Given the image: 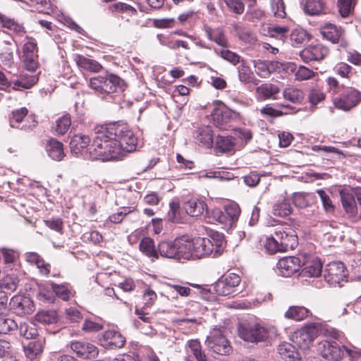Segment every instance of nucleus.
<instances>
[{
    "instance_id": "nucleus-1",
    "label": "nucleus",
    "mask_w": 361,
    "mask_h": 361,
    "mask_svg": "<svg viewBox=\"0 0 361 361\" xmlns=\"http://www.w3.org/2000/svg\"><path fill=\"white\" fill-rule=\"evenodd\" d=\"M94 130L96 135L89 149L92 160L119 159L125 152L136 150L137 139L123 123H110L97 126Z\"/></svg>"
},
{
    "instance_id": "nucleus-2",
    "label": "nucleus",
    "mask_w": 361,
    "mask_h": 361,
    "mask_svg": "<svg viewBox=\"0 0 361 361\" xmlns=\"http://www.w3.org/2000/svg\"><path fill=\"white\" fill-rule=\"evenodd\" d=\"M2 39L5 47H1V69H4L6 74L1 72V90L9 91L11 87L17 90L30 88L38 81V76L23 73L18 79L14 78L18 73L17 64L13 59L14 52L17 51V44L10 35L4 37L1 35Z\"/></svg>"
},
{
    "instance_id": "nucleus-3",
    "label": "nucleus",
    "mask_w": 361,
    "mask_h": 361,
    "mask_svg": "<svg viewBox=\"0 0 361 361\" xmlns=\"http://www.w3.org/2000/svg\"><path fill=\"white\" fill-rule=\"evenodd\" d=\"M186 243V259H201L209 255L216 257L220 255L224 250V235L220 233H216L211 236V239L207 238H190L188 235H185Z\"/></svg>"
},
{
    "instance_id": "nucleus-4",
    "label": "nucleus",
    "mask_w": 361,
    "mask_h": 361,
    "mask_svg": "<svg viewBox=\"0 0 361 361\" xmlns=\"http://www.w3.org/2000/svg\"><path fill=\"white\" fill-rule=\"evenodd\" d=\"M298 244L295 230L288 225H279L272 228L267 238L265 248L271 253L294 250Z\"/></svg>"
},
{
    "instance_id": "nucleus-5",
    "label": "nucleus",
    "mask_w": 361,
    "mask_h": 361,
    "mask_svg": "<svg viewBox=\"0 0 361 361\" xmlns=\"http://www.w3.org/2000/svg\"><path fill=\"white\" fill-rule=\"evenodd\" d=\"M298 244L295 230L288 225H279L272 228L267 238L265 248L271 253L294 250Z\"/></svg>"
},
{
    "instance_id": "nucleus-6",
    "label": "nucleus",
    "mask_w": 361,
    "mask_h": 361,
    "mask_svg": "<svg viewBox=\"0 0 361 361\" xmlns=\"http://www.w3.org/2000/svg\"><path fill=\"white\" fill-rule=\"evenodd\" d=\"M326 339L321 341L317 345L318 353L329 361H340L346 353L353 357V351L344 345L338 344L336 340L339 338V333L335 329H324Z\"/></svg>"
},
{
    "instance_id": "nucleus-7",
    "label": "nucleus",
    "mask_w": 361,
    "mask_h": 361,
    "mask_svg": "<svg viewBox=\"0 0 361 361\" xmlns=\"http://www.w3.org/2000/svg\"><path fill=\"white\" fill-rule=\"evenodd\" d=\"M90 87L101 97L124 90L125 82L119 76L106 73L90 80Z\"/></svg>"
},
{
    "instance_id": "nucleus-8",
    "label": "nucleus",
    "mask_w": 361,
    "mask_h": 361,
    "mask_svg": "<svg viewBox=\"0 0 361 361\" xmlns=\"http://www.w3.org/2000/svg\"><path fill=\"white\" fill-rule=\"evenodd\" d=\"M342 206L349 217H361V187L339 191Z\"/></svg>"
},
{
    "instance_id": "nucleus-9",
    "label": "nucleus",
    "mask_w": 361,
    "mask_h": 361,
    "mask_svg": "<svg viewBox=\"0 0 361 361\" xmlns=\"http://www.w3.org/2000/svg\"><path fill=\"white\" fill-rule=\"evenodd\" d=\"M186 242L185 235L176 238L173 241H162L158 245V255L178 261L186 259Z\"/></svg>"
},
{
    "instance_id": "nucleus-10",
    "label": "nucleus",
    "mask_w": 361,
    "mask_h": 361,
    "mask_svg": "<svg viewBox=\"0 0 361 361\" xmlns=\"http://www.w3.org/2000/svg\"><path fill=\"white\" fill-rule=\"evenodd\" d=\"M205 344L208 349L214 353L226 355L232 350L229 341L226 338L224 330L219 328H214L207 336Z\"/></svg>"
},
{
    "instance_id": "nucleus-11",
    "label": "nucleus",
    "mask_w": 361,
    "mask_h": 361,
    "mask_svg": "<svg viewBox=\"0 0 361 361\" xmlns=\"http://www.w3.org/2000/svg\"><path fill=\"white\" fill-rule=\"evenodd\" d=\"M241 279L238 274L229 273L222 276L212 285L214 291L219 295L233 296L238 294V286Z\"/></svg>"
},
{
    "instance_id": "nucleus-12",
    "label": "nucleus",
    "mask_w": 361,
    "mask_h": 361,
    "mask_svg": "<svg viewBox=\"0 0 361 361\" xmlns=\"http://www.w3.org/2000/svg\"><path fill=\"white\" fill-rule=\"evenodd\" d=\"M361 102V92L353 87L344 90L339 97L334 99V104L337 109L349 111Z\"/></svg>"
},
{
    "instance_id": "nucleus-13",
    "label": "nucleus",
    "mask_w": 361,
    "mask_h": 361,
    "mask_svg": "<svg viewBox=\"0 0 361 361\" xmlns=\"http://www.w3.org/2000/svg\"><path fill=\"white\" fill-rule=\"evenodd\" d=\"M239 336L245 341L258 343L267 339L268 331L259 324H248L239 328Z\"/></svg>"
},
{
    "instance_id": "nucleus-14",
    "label": "nucleus",
    "mask_w": 361,
    "mask_h": 361,
    "mask_svg": "<svg viewBox=\"0 0 361 361\" xmlns=\"http://www.w3.org/2000/svg\"><path fill=\"white\" fill-rule=\"evenodd\" d=\"M27 112L25 107L13 111L8 116L11 127L25 130H32L35 128L37 123L34 118L28 116L24 120Z\"/></svg>"
},
{
    "instance_id": "nucleus-15",
    "label": "nucleus",
    "mask_w": 361,
    "mask_h": 361,
    "mask_svg": "<svg viewBox=\"0 0 361 361\" xmlns=\"http://www.w3.org/2000/svg\"><path fill=\"white\" fill-rule=\"evenodd\" d=\"M317 336V329L314 324L306 325L295 331L293 341L300 348L307 349Z\"/></svg>"
},
{
    "instance_id": "nucleus-16",
    "label": "nucleus",
    "mask_w": 361,
    "mask_h": 361,
    "mask_svg": "<svg viewBox=\"0 0 361 361\" xmlns=\"http://www.w3.org/2000/svg\"><path fill=\"white\" fill-rule=\"evenodd\" d=\"M329 50L326 46L317 43L310 44L300 52L301 59L305 63L321 61L328 56Z\"/></svg>"
},
{
    "instance_id": "nucleus-17",
    "label": "nucleus",
    "mask_w": 361,
    "mask_h": 361,
    "mask_svg": "<svg viewBox=\"0 0 361 361\" xmlns=\"http://www.w3.org/2000/svg\"><path fill=\"white\" fill-rule=\"evenodd\" d=\"M347 277L344 264L341 262L329 263L324 270V278L331 285H340Z\"/></svg>"
},
{
    "instance_id": "nucleus-18",
    "label": "nucleus",
    "mask_w": 361,
    "mask_h": 361,
    "mask_svg": "<svg viewBox=\"0 0 361 361\" xmlns=\"http://www.w3.org/2000/svg\"><path fill=\"white\" fill-rule=\"evenodd\" d=\"M212 116L216 127L225 129L227 123L236 116V114L225 105L221 104L213 110Z\"/></svg>"
},
{
    "instance_id": "nucleus-19",
    "label": "nucleus",
    "mask_w": 361,
    "mask_h": 361,
    "mask_svg": "<svg viewBox=\"0 0 361 361\" xmlns=\"http://www.w3.org/2000/svg\"><path fill=\"white\" fill-rule=\"evenodd\" d=\"M300 258L296 257H286L280 259L277 263L279 274L285 277H289L299 271L301 267Z\"/></svg>"
},
{
    "instance_id": "nucleus-20",
    "label": "nucleus",
    "mask_w": 361,
    "mask_h": 361,
    "mask_svg": "<svg viewBox=\"0 0 361 361\" xmlns=\"http://www.w3.org/2000/svg\"><path fill=\"white\" fill-rule=\"evenodd\" d=\"M71 349L83 359H91L95 357L98 353L97 348L86 341H74L71 343Z\"/></svg>"
},
{
    "instance_id": "nucleus-21",
    "label": "nucleus",
    "mask_w": 361,
    "mask_h": 361,
    "mask_svg": "<svg viewBox=\"0 0 361 361\" xmlns=\"http://www.w3.org/2000/svg\"><path fill=\"white\" fill-rule=\"evenodd\" d=\"M90 141L91 138L87 135L82 133L74 135L70 142L71 152L78 155L80 154L83 149L87 148L85 156L92 159L89 152L90 147H91V145H90Z\"/></svg>"
},
{
    "instance_id": "nucleus-22",
    "label": "nucleus",
    "mask_w": 361,
    "mask_h": 361,
    "mask_svg": "<svg viewBox=\"0 0 361 361\" xmlns=\"http://www.w3.org/2000/svg\"><path fill=\"white\" fill-rule=\"evenodd\" d=\"M203 30L208 39L223 48H228V40L225 32L221 27H212L209 25H204Z\"/></svg>"
},
{
    "instance_id": "nucleus-23",
    "label": "nucleus",
    "mask_w": 361,
    "mask_h": 361,
    "mask_svg": "<svg viewBox=\"0 0 361 361\" xmlns=\"http://www.w3.org/2000/svg\"><path fill=\"white\" fill-rule=\"evenodd\" d=\"M45 343L44 338H38L37 340L30 341L24 347V351L26 357L30 361H37L38 357L42 354Z\"/></svg>"
},
{
    "instance_id": "nucleus-24",
    "label": "nucleus",
    "mask_w": 361,
    "mask_h": 361,
    "mask_svg": "<svg viewBox=\"0 0 361 361\" xmlns=\"http://www.w3.org/2000/svg\"><path fill=\"white\" fill-rule=\"evenodd\" d=\"M195 142L202 145L206 148L213 146V130L210 126H204L199 128L193 133Z\"/></svg>"
},
{
    "instance_id": "nucleus-25",
    "label": "nucleus",
    "mask_w": 361,
    "mask_h": 361,
    "mask_svg": "<svg viewBox=\"0 0 361 361\" xmlns=\"http://www.w3.org/2000/svg\"><path fill=\"white\" fill-rule=\"evenodd\" d=\"M280 93V88L271 83H264L256 89L257 99L259 100L276 99Z\"/></svg>"
},
{
    "instance_id": "nucleus-26",
    "label": "nucleus",
    "mask_w": 361,
    "mask_h": 361,
    "mask_svg": "<svg viewBox=\"0 0 361 361\" xmlns=\"http://www.w3.org/2000/svg\"><path fill=\"white\" fill-rule=\"evenodd\" d=\"M11 307L18 309L23 314H30L34 311V304L30 298L14 295L10 300Z\"/></svg>"
},
{
    "instance_id": "nucleus-27",
    "label": "nucleus",
    "mask_w": 361,
    "mask_h": 361,
    "mask_svg": "<svg viewBox=\"0 0 361 361\" xmlns=\"http://www.w3.org/2000/svg\"><path fill=\"white\" fill-rule=\"evenodd\" d=\"M1 257L5 266L4 272L17 271V261L19 257L18 252L13 249L1 248Z\"/></svg>"
},
{
    "instance_id": "nucleus-28",
    "label": "nucleus",
    "mask_w": 361,
    "mask_h": 361,
    "mask_svg": "<svg viewBox=\"0 0 361 361\" xmlns=\"http://www.w3.org/2000/svg\"><path fill=\"white\" fill-rule=\"evenodd\" d=\"M17 343V337L10 336V341L1 338V361H17L14 345Z\"/></svg>"
},
{
    "instance_id": "nucleus-29",
    "label": "nucleus",
    "mask_w": 361,
    "mask_h": 361,
    "mask_svg": "<svg viewBox=\"0 0 361 361\" xmlns=\"http://www.w3.org/2000/svg\"><path fill=\"white\" fill-rule=\"evenodd\" d=\"M238 76L240 82L243 84L252 83L257 85L259 80L257 79L250 66L245 60H242L237 67Z\"/></svg>"
},
{
    "instance_id": "nucleus-30",
    "label": "nucleus",
    "mask_w": 361,
    "mask_h": 361,
    "mask_svg": "<svg viewBox=\"0 0 361 361\" xmlns=\"http://www.w3.org/2000/svg\"><path fill=\"white\" fill-rule=\"evenodd\" d=\"M280 357L285 361H303L295 348L289 343H283L278 346Z\"/></svg>"
},
{
    "instance_id": "nucleus-31",
    "label": "nucleus",
    "mask_w": 361,
    "mask_h": 361,
    "mask_svg": "<svg viewBox=\"0 0 361 361\" xmlns=\"http://www.w3.org/2000/svg\"><path fill=\"white\" fill-rule=\"evenodd\" d=\"M73 59L77 66L85 71L97 73L102 68V66L97 61L80 54L74 55Z\"/></svg>"
},
{
    "instance_id": "nucleus-32",
    "label": "nucleus",
    "mask_w": 361,
    "mask_h": 361,
    "mask_svg": "<svg viewBox=\"0 0 361 361\" xmlns=\"http://www.w3.org/2000/svg\"><path fill=\"white\" fill-rule=\"evenodd\" d=\"M205 206L203 201L192 198L184 203L183 208L188 215L197 217L203 214Z\"/></svg>"
},
{
    "instance_id": "nucleus-33",
    "label": "nucleus",
    "mask_w": 361,
    "mask_h": 361,
    "mask_svg": "<svg viewBox=\"0 0 361 361\" xmlns=\"http://www.w3.org/2000/svg\"><path fill=\"white\" fill-rule=\"evenodd\" d=\"M5 276L1 279V293L6 295H11L16 290L19 280L18 279L16 271H7Z\"/></svg>"
},
{
    "instance_id": "nucleus-34",
    "label": "nucleus",
    "mask_w": 361,
    "mask_h": 361,
    "mask_svg": "<svg viewBox=\"0 0 361 361\" xmlns=\"http://www.w3.org/2000/svg\"><path fill=\"white\" fill-rule=\"evenodd\" d=\"M48 155L55 161H61L65 156L63 144L56 139H51L46 147Z\"/></svg>"
},
{
    "instance_id": "nucleus-35",
    "label": "nucleus",
    "mask_w": 361,
    "mask_h": 361,
    "mask_svg": "<svg viewBox=\"0 0 361 361\" xmlns=\"http://www.w3.org/2000/svg\"><path fill=\"white\" fill-rule=\"evenodd\" d=\"M311 314L310 311L303 306H290L285 312L284 317L288 319L302 321Z\"/></svg>"
},
{
    "instance_id": "nucleus-36",
    "label": "nucleus",
    "mask_w": 361,
    "mask_h": 361,
    "mask_svg": "<svg viewBox=\"0 0 361 361\" xmlns=\"http://www.w3.org/2000/svg\"><path fill=\"white\" fill-rule=\"evenodd\" d=\"M322 270V264L321 261L317 258H314L305 264L300 275L302 276L318 277L321 275Z\"/></svg>"
},
{
    "instance_id": "nucleus-37",
    "label": "nucleus",
    "mask_w": 361,
    "mask_h": 361,
    "mask_svg": "<svg viewBox=\"0 0 361 361\" xmlns=\"http://www.w3.org/2000/svg\"><path fill=\"white\" fill-rule=\"evenodd\" d=\"M17 330L18 324L13 319L1 317V338L10 341V336L16 337Z\"/></svg>"
},
{
    "instance_id": "nucleus-38",
    "label": "nucleus",
    "mask_w": 361,
    "mask_h": 361,
    "mask_svg": "<svg viewBox=\"0 0 361 361\" xmlns=\"http://www.w3.org/2000/svg\"><path fill=\"white\" fill-rule=\"evenodd\" d=\"M291 212V205L284 197H280L273 206L272 213L276 216L285 217Z\"/></svg>"
},
{
    "instance_id": "nucleus-39",
    "label": "nucleus",
    "mask_w": 361,
    "mask_h": 361,
    "mask_svg": "<svg viewBox=\"0 0 361 361\" xmlns=\"http://www.w3.org/2000/svg\"><path fill=\"white\" fill-rule=\"evenodd\" d=\"M235 143L231 136L219 135L216 138L215 150L216 152H230L234 149Z\"/></svg>"
},
{
    "instance_id": "nucleus-40",
    "label": "nucleus",
    "mask_w": 361,
    "mask_h": 361,
    "mask_svg": "<svg viewBox=\"0 0 361 361\" xmlns=\"http://www.w3.org/2000/svg\"><path fill=\"white\" fill-rule=\"evenodd\" d=\"M140 250L148 257L154 260L158 259V248L156 249L154 240L149 238H143L139 244Z\"/></svg>"
},
{
    "instance_id": "nucleus-41",
    "label": "nucleus",
    "mask_w": 361,
    "mask_h": 361,
    "mask_svg": "<svg viewBox=\"0 0 361 361\" xmlns=\"http://www.w3.org/2000/svg\"><path fill=\"white\" fill-rule=\"evenodd\" d=\"M320 32L324 38L331 42L337 43L341 37V30H338L335 25L327 24L321 28Z\"/></svg>"
},
{
    "instance_id": "nucleus-42",
    "label": "nucleus",
    "mask_w": 361,
    "mask_h": 361,
    "mask_svg": "<svg viewBox=\"0 0 361 361\" xmlns=\"http://www.w3.org/2000/svg\"><path fill=\"white\" fill-rule=\"evenodd\" d=\"M276 66H277V63L274 62L261 60L254 61L255 72L261 78L269 77Z\"/></svg>"
},
{
    "instance_id": "nucleus-43",
    "label": "nucleus",
    "mask_w": 361,
    "mask_h": 361,
    "mask_svg": "<svg viewBox=\"0 0 361 361\" xmlns=\"http://www.w3.org/2000/svg\"><path fill=\"white\" fill-rule=\"evenodd\" d=\"M280 106L286 109L285 111L281 110L275 109L271 106H266L261 109L260 112L263 115L269 116L271 117H278L283 114H288L296 112L295 107L288 104H279Z\"/></svg>"
},
{
    "instance_id": "nucleus-44",
    "label": "nucleus",
    "mask_w": 361,
    "mask_h": 361,
    "mask_svg": "<svg viewBox=\"0 0 361 361\" xmlns=\"http://www.w3.org/2000/svg\"><path fill=\"white\" fill-rule=\"evenodd\" d=\"M304 11L310 16L319 15L324 12V2L323 0H306Z\"/></svg>"
},
{
    "instance_id": "nucleus-45",
    "label": "nucleus",
    "mask_w": 361,
    "mask_h": 361,
    "mask_svg": "<svg viewBox=\"0 0 361 361\" xmlns=\"http://www.w3.org/2000/svg\"><path fill=\"white\" fill-rule=\"evenodd\" d=\"M283 97L285 100L289 101L293 104H300L304 98V94L302 90L293 87H286L283 91Z\"/></svg>"
},
{
    "instance_id": "nucleus-46",
    "label": "nucleus",
    "mask_w": 361,
    "mask_h": 361,
    "mask_svg": "<svg viewBox=\"0 0 361 361\" xmlns=\"http://www.w3.org/2000/svg\"><path fill=\"white\" fill-rule=\"evenodd\" d=\"M188 346L190 352L195 357L197 361H209L205 353L202 350L200 343L197 340L188 341Z\"/></svg>"
},
{
    "instance_id": "nucleus-47",
    "label": "nucleus",
    "mask_w": 361,
    "mask_h": 361,
    "mask_svg": "<svg viewBox=\"0 0 361 361\" xmlns=\"http://www.w3.org/2000/svg\"><path fill=\"white\" fill-rule=\"evenodd\" d=\"M310 34L302 27H297L290 33V39L293 46L302 44L310 39Z\"/></svg>"
},
{
    "instance_id": "nucleus-48",
    "label": "nucleus",
    "mask_w": 361,
    "mask_h": 361,
    "mask_svg": "<svg viewBox=\"0 0 361 361\" xmlns=\"http://www.w3.org/2000/svg\"><path fill=\"white\" fill-rule=\"evenodd\" d=\"M104 338L109 341V345L115 348H122L126 343L125 338L120 333L113 330L106 331L104 334Z\"/></svg>"
},
{
    "instance_id": "nucleus-49",
    "label": "nucleus",
    "mask_w": 361,
    "mask_h": 361,
    "mask_svg": "<svg viewBox=\"0 0 361 361\" xmlns=\"http://www.w3.org/2000/svg\"><path fill=\"white\" fill-rule=\"evenodd\" d=\"M35 320L43 324H50L56 322V312L53 310H42L35 315Z\"/></svg>"
},
{
    "instance_id": "nucleus-50",
    "label": "nucleus",
    "mask_w": 361,
    "mask_h": 361,
    "mask_svg": "<svg viewBox=\"0 0 361 361\" xmlns=\"http://www.w3.org/2000/svg\"><path fill=\"white\" fill-rule=\"evenodd\" d=\"M337 5L340 15L346 18L353 13L355 0H338Z\"/></svg>"
},
{
    "instance_id": "nucleus-51",
    "label": "nucleus",
    "mask_w": 361,
    "mask_h": 361,
    "mask_svg": "<svg viewBox=\"0 0 361 361\" xmlns=\"http://www.w3.org/2000/svg\"><path fill=\"white\" fill-rule=\"evenodd\" d=\"M19 332L21 336L26 339L34 338L38 334V331L34 324L23 323L20 324Z\"/></svg>"
},
{
    "instance_id": "nucleus-52",
    "label": "nucleus",
    "mask_w": 361,
    "mask_h": 361,
    "mask_svg": "<svg viewBox=\"0 0 361 361\" xmlns=\"http://www.w3.org/2000/svg\"><path fill=\"white\" fill-rule=\"evenodd\" d=\"M50 287L54 293L61 299L68 300L71 297V290L67 284L59 285L54 282L50 283Z\"/></svg>"
},
{
    "instance_id": "nucleus-53",
    "label": "nucleus",
    "mask_w": 361,
    "mask_h": 361,
    "mask_svg": "<svg viewBox=\"0 0 361 361\" xmlns=\"http://www.w3.org/2000/svg\"><path fill=\"white\" fill-rule=\"evenodd\" d=\"M71 125V116L69 114H66L57 119L55 130L58 135H63L69 130Z\"/></svg>"
},
{
    "instance_id": "nucleus-54",
    "label": "nucleus",
    "mask_w": 361,
    "mask_h": 361,
    "mask_svg": "<svg viewBox=\"0 0 361 361\" xmlns=\"http://www.w3.org/2000/svg\"><path fill=\"white\" fill-rule=\"evenodd\" d=\"M271 11L276 18H283L286 16V6L283 0H271Z\"/></svg>"
},
{
    "instance_id": "nucleus-55",
    "label": "nucleus",
    "mask_w": 361,
    "mask_h": 361,
    "mask_svg": "<svg viewBox=\"0 0 361 361\" xmlns=\"http://www.w3.org/2000/svg\"><path fill=\"white\" fill-rule=\"evenodd\" d=\"M1 27H3L4 28H6L17 34H20L23 32V26L20 24L16 22L13 19L8 18L1 15Z\"/></svg>"
},
{
    "instance_id": "nucleus-56",
    "label": "nucleus",
    "mask_w": 361,
    "mask_h": 361,
    "mask_svg": "<svg viewBox=\"0 0 361 361\" xmlns=\"http://www.w3.org/2000/svg\"><path fill=\"white\" fill-rule=\"evenodd\" d=\"M218 54H219L224 60L230 62L234 66L240 63L242 60H243L238 54L230 51L227 48L222 47Z\"/></svg>"
},
{
    "instance_id": "nucleus-57",
    "label": "nucleus",
    "mask_w": 361,
    "mask_h": 361,
    "mask_svg": "<svg viewBox=\"0 0 361 361\" xmlns=\"http://www.w3.org/2000/svg\"><path fill=\"white\" fill-rule=\"evenodd\" d=\"M311 197L309 193L295 192L293 195V202L297 207L305 208L309 205Z\"/></svg>"
},
{
    "instance_id": "nucleus-58",
    "label": "nucleus",
    "mask_w": 361,
    "mask_h": 361,
    "mask_svg": "<svg viewBox=\"0 0 361 361\" xmlns=\"http://www.w3.org/2000/svg\"><path fill=\"white\" fill-rule=\"evenodd\" d=\"M289 32V27L286 25H274L268 28V34L271 37L283 39Z\"/></svg>"
},
{
    "instance_id": "nucleus-59",
    "label": "nucleus",
    "mask_w": 361,
    "mask_h": 361,
    "mask_svg": "<svg viewBox=\"0 0 361 361\" xmlns=\"http://www.w3.org/2000/svg\"><path fill=\"white\" fill-rule=\"evenodd\" d=\"M108 10L113 13L120 12L134 13L136 12V10L132 6L121 2L114 3L109 5Z\"/></svg>"
},
{
    "instance_id": "nucleus-60",
    "label": "nucleus",
    "mask_w": 361,
    "mask_h": 361,
    "mask_svg": "<svg viewBox=\"0 0 361 361\" xmlns=\"http://www.w3.org/2000/svg\"><path fill=\"white\" fill-rule=\"evenodd\" d=\"M224 210L226 211V216L229 218L232 224H235L240 213V209L238 205L235 203H231L224 207Z\"/></svg>"
},
{
    "instance_id": "nucleus-61",
    "label": "nucleus",
    "mask_w": 361,
    "mask_h": 361,
    "mask_svg": "<svg viewBox=\"0 0 361 361\" xmlns=\"http://www.w3.org/2000/svg\"><path fill=\"white\" fill-rule=\"evenodd\" d=\"M315 73L304 66H300L295 73V80L302 81L311 79L315 75Z\"/></svg>"
},
{
    "instance_id": "nucleus-62",
    "label": "nucleus",
    "mask_w": 361,
    "mask_h": 361,
    "mask_svg": "<svg viewBox=\"0 0 361 361\" xmlns=\"http://www.w3.org/2000/svg\"><path fill=\"white\" fill-rule=\"evenodd\" d=\"M54 293L51 288L49 289L44 286H40L39 288V292L37 295V297L38 300L42 302L51 303L54 300Z\"/></svg>"
},
{
    "instance_id": "nucleus-63",
    "label": "nucleus",
    "mask_w": 361,
    "mask_h": 361,
    "mask_svg": "<svg viewBox=\"0 0 361 361\" xmlns=\"http://www.w3.org/2000/svg\"><path fill=\"white\" fill-rule=\"evenodd\" d=\"M326 226H329L331 230H325L326 233L324 235V240H327L329 243H334L338 240H341L342 236L340 235L338 230L334 227L331 224H329L326 223L325 224Z\"/></svg>"
},
{
    "instance_id": "nucleus-64",
    "label": "nucleus",
    "mask_w": 361,
    "mask_h": 361,
    "mask_svg": "<svg viewBox=\"0 0 361 361\" xmlns=\"http://www.w3.org/2000/svg\"><path fill=\"white\" fill-rule=\"evenodd\" d=\"M179 204L176 202H172L170 203V209L167 214V219L169 221L173 223H179L180 222V216L179 212Z\"/></svg>"
}]
</instances>
